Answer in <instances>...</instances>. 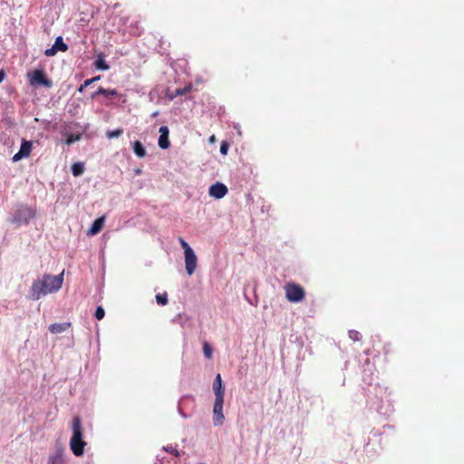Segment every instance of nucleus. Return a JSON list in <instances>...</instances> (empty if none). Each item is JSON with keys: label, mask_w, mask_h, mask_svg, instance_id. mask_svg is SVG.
Returning <instances> with one entry per match:
<instances>
[{"label": "nucleus", "mask_w": 464, "mask_h": 464, "mask_svg": "<svg viewBox=\"0 0 464 464\" xmlns=\"http://www.w3.org/2000/svg\"><path fill=\"white\" fill-rule=\"evenodd\" d=\"M213 390L215 393V399H224L225 387L222 382L221 375L218 373L213 382Z\"/></svg>", "instance_id": "9b49d317"}, {"label": "nucleus", "mask_w": 464, "mask_h": 464, "mask_svg": "<svg viewBox=\"0 0 464 464\" xmlns=\"http://www.w3.org/2000/svg\"><path fill=\"white\" fill-rule=\"evenodd\" d=\"M100 79H101V76H95V77L92 78V80H93V82Z\"/></svg>", "instance_id": "72a5a7b5"}, {"label": "nucleus", "mask_w": 464, "mask_h": 464, "mask_svg": "<svg viewBox=\"0 0 464 464\" xmlns=\"http://www.w3.org/2000/svg\"><path fill=\"white\" fill-rule=\"evenodd\" d=\"M160 138H159V147L166 150L169 147L170 143L169 140V128L167 126H161L159 130Z\"/></svg>", "instance_id": "9d476101"}, {"label": "nucleus", "mask_w": 464, "mask_h": 464, "mask_svg": "<svg viewBox=\"0 0 464 464\" xmlns=\"http://www.w3.org/2000/svg\"><path fill=\"white\" fill-rule=\"evenodd\" d=\"M156 301L160 305H166L168 304V294L166 292L158 294L156 295Z\"/></svg>", "instance_id": "412c9836"}, {"label": "nucleus", "mask_w": 464, "mask_h": 464, "mask_svg": "<svg viewBox=\"0 0 464 464\" xmlns=\"http://www.w3.org/2000/svg\"><path fill=\"white\" fill-rule=\"evenodd\" d=\"M192 89H193V86L190 83L186 85L183 88H178L175 90L174 93L171 95L170 98L173 99L178 96L186 95V94L189 93L192 91Z\"/></svg>", "instance_id": "f3484780"}, {"label": "nucleus", "mask_w": 464, "mask_h": 464, "mask_svg": "<svg viewBox=\"0 0 464 464\" xmlns=\"http://www.w3.org/2000/svg\"><path fill=\"white\" fill-rule=\"evenodd\" d=\"M64 270L58 276L44 274L42 279L34 280L30 289V297L39 300L41 297L59 291L63 283Z\"/></svg>", "instance_id": "f257e3e1"}, {"label": "nucleus", "mask_w": 464, "mask_h": 464, "mask_svg": "<svg viewBox=\"0 0 464 464\" xmlns=\"http://www.w3.org/2000/svg\"><path fill=\"white\" fill-rule=\"evenodd\" d=\"M70 327H71V323H69V322L54 323L49 326V331L53 334H57L65 332Z\"/></svg>", "instance_id": "f8f14e48"}, {"label": "nucleus", "mask_w": 464, "mask_h": 464, "mask_svg": "<svg viewBox=\"0 0 464 464\" xmlns=\"http://www.w3.org/2000/svg\"><path fill=\"white\" fill-rule=\"evenodd\" d=\"M32 150V142L23 140L19 151L13 157L14 161L20 160L23 158H26L30 155Z\"/></svg>", "instance_id": "1a4fd4ad"}, {"label": "nucleus", "mask_w": 464, "mask_h": 464, "mask_svg": "<svg viewBox=\"0 0 464 464\" xmlns=\"http://www.w3.org/2000/svg\"><path fill=\"white\" fill-rule=\"evenodd\" d=\"M185 265L187 273L191 276L197 267V256L195 255L194 251L185 254Z\"/></svg>", "instance_id": "6e6552de"}, {"label": "nucleus", "mask_w": 464, "mask_h": 464, "mask_svg": "<svg viewBox=\"0 0 464 464\" xmlns=\"http://www.w3.org/2000/svg\"><path fill=\"white\" fill-rule=\"evenodd\" d=\"M179 243H180L182 248L184 249V254L193 251V249L189 246V245L182 237L179 238Z\"/></svg>", "instance_id": "a878e982"}, {"label": "nucleus", "mask_w": 464, "mask_h": 464, "mask_svg": "<svg viewBox=\"0 0 464 464\" xmlns=\"http://www.w3.org/2000/svg\"><path fill=\"white\" fill-rule=\"evenodd\" d=\"M229 145L227 141H222L220 145V153L222 155H227Z\"/></svg>", "instance_id": "c85d7f7f"}, {"label": "nucleus", "mask_w": 464, "mask_h": 464, "mask_svg": "<svg viewBox=\"0 0 464 464\" xmlns=\"http://www.w3.org/2000/svg\"><path fill=\"white\" fill-rule=\"evenodd\" d=\"M209 142H210V143H214V142H216V137H215V135H212V136L209 138Z\"/></svg>", "instance_id": "473e14b6"}, {"label": "nucleus", "mask_w": 464, "mask_h": 464, "mask_svg": "<svg viewBox=\"0 0 464 464\" xmlns=\"http://www.w3.org/2000/svg\"><path fill=\"white\" fill-rule=\"evenodd\" d=\"M72 436L70 440L71 450L77 457L82 456L87 443L83 440V428L78 416L72 418Z\"/></svg>", "instance_id": "f03ea898"}, {"label": "nucleus", "mask_w": 464, "mask_h": 464, "mask_svg": "<svg viewBox=\"0 0 464 464\" xmlns=\"http://www.w3.org/2000/svg\"><path fill=\"white\" fill-rule=\"evenodd\" d=\"M81 139V135L80 134H77V135H69L68 138L66 139V144L67 145H71L72 143L79 140Z\"/></svg>", "instance_id": "393cba45"}, {"label": "nucleus", "mask_w": 464, "mask_h": 464, "mask_svg": "<svg viewBox=\"0 0 464 464\" xmlns=\"http://www.w3.org/2000/svg\"><path fill=\"white\" fill-rule=\"evenodd\" d=\"M94 66L97 69L107 71L109 70L110 66L107 64L105 60L100 55L94 62Z\"/></svg>", "instance_id": "6ab92c4d"}, {"label": "nucleus", "mask_w": 464, "mask_h": 464, "mask_svg": "<svg viewBox=\"0 0 464 464\" xmlns=\"http://www.w3.org/2000/svg\"><path fill=\"white\" fill-rule=\"evenodd\" d=\"M92 82H93V80H92V78H91V79H88V80L84 81V82H83V83H84V86H89V85H91Z\"/></svg>", "instance_id": "7c9ffc66"}, {"label": "nucleus", "mask_w": 464, "mask_h": 464, "mask_svg": "<svg viewBox=\"0 0 464 464\" xmlns=\"http://www.w3.org/2000/svg\"><path fill=\"white\" fill-rule=\"evenodd\" d=\"M98 94H102V95H104L107 97H114V96L118 95V92L115 89L110 90V89H105L101 86V87H99L97 92L92 94V97L94 98Z\"/></svg>", "instance_id": "dca6fc26"}, {"label": "nucleus", "mask_w": 464, "mask_h": 464, "mask_svg": "<svg viewBox=\"0 0 464 464\" xmlns=\"http://www.w3.org/2000/svg\"><path fill=\"white\" fill-rule=\"evenodd\" d=\"M203 353L208 359L212 358V347L207 342L203 343Z\"/></svg>", "instance_id": "4be33fe9"}, {"label": "nucleus", "mask_w": 464, "mask_h": 464, "mask_svg": "<svg viewBox=\"0 0 464 464\" xmlns=\"http://www.w3.org/2000/svg\"><path fill=\"white\" fill-rule=\"evenodd\" d=\"M104 221H105V218L104 217H101L97 219H95L92 225V227H90L89 231H88V234L89 235H96L98 234L103 227L104 226Z\"/></svg>", "instance_id": "4468645a"}, {"label": "nucleus", "mask_w": 464, "mask_h": 464, "mask_svg": "<svg viewBox=\"0 0 464 464\" xmlns=\"http://www.w3.org/2000/svg\"><path fill=\"white\" fill-rule=\"evenodd\" d=\"M224 399H215L213 407V423L214 426H221L224 423L225 416L223 414Z\"/></svg>", "instance_id": "423d86ee"}, {"label": "nucleus", "mask_w": 464, "mask_h": 464, "mask_svg": "<svg viewBox=\"0 0 464 464\" xmlns=\"http://www.w3.org/2000/svg\"><path fill=\"white\" fill-rule=\"evenodd\" d=\"M57 53V49L54 45H53L51 48H48L44 51V54L48 57L55 55Z\"/></svg>", "instance_id": "cd10ccee"}, {"label": "nucleus", "mask_w": 464, "mask_h": 464, "mask_svg": "<svg viewBox=\"0 0 464 464\" xmlns=\"http://www.w3.org/2000/svg\"><path fill=\"white\" fill-rule=\"evenodd\" d=\"M83 171H84V167L81 162L74 163L72 166V175L75 177L82 175L83 173Z\"/></svg>", "instance_id": "aec40b11"}, {"label": "nucleus", "mask_w": 464, "mask_h": 464, "mask_svg": "<svg viewBox=\"0 0 464 464\" xmlns=\"http://www.w3.org/2000/svg\"><path fill=\"white\" fill-rule=\"evenodd\" d=\"M5 77V72L3 70H1L0 71V83L4 81Z\"/></svg>", "instance_id": "c756f323"}, {"label": "nucleus", "mask_w": 464, "mask_h": 464, "mask_svg": "<svg viewBox=\"0 0 464 464\" xmlns=\"http://www.w3.org/2000/svg\"><path fill=\"white\" fill-rule=\"evenodd\" d=\"M105 315L104 309L102 306H98L95 311V317L97 320H102Z\"/></svg>", "instance_id": "bb28decb"}, {"label": "nucleus", "mask_w": 464, "mask_h": 464, "mask_svg": "<svg viewBox=\"0 0 464 464\" xmlns=\"http://www.w3.org/2000/svg\"><path fill=\"white\" fill-rule=\"evenodd\" d=\"M227 191L228 190L226 185L220 182H217L210 186L208 193L212 198L220 199L227 195Z\"/></svg>", "instance_id": "0eeeda50"}, {"label": "nucleus", "mask_w": 464, "mask_h": 464, "mask_svg": "<svg viewBox=\"0 0 464 464\" xmlns=\"http://www.w3.org/2000/svg\"><path fill=\"white\" fill-rule=\"evenodd\" d=\"M86 87H87V86H84V83H82V84L78 88V92H82Z\"/></svg>", "instance_id": "2f4dec72"}, {"label": "nucleus", "mask_w": 464, "mask_h": 464, "mask_svg": "<svg viewBox=\"0 0 464 464\" xmlns=\"http://www.w3.org/2000/svg\"><path fill=\"white\" fill-rule=\"evenodd\" d=\"M48 464H65L63 459V450L57 449L54 454L50 455L48 458Z\"/></svg>", "instance_id": "ddd939ff"}, {"label": "nucleus", "mask_w": 464, "mask_h": 464, "mask_svg": "<svg viewBox=\"0 0 464 464\" xmlns=\"http://www.w3.org/2000/svg\"><path fill=\"white\" fill-rule=\"evenodd\" d=\"M123 133L122 129H117L114 130H109L107 131L106 135L109 139L118 138Z\"/></svg>", "instance_id": "5701e85b"}, {"label": "nucleus", "mask_w": 464, "mask_h": 464, "mask_svg": "<svg viewBox=\"0 0 464 464\" xmlns=\"http://www.w3.org/2000/svg\"><path fill=\"white\" fill-rule=\"evenodd\" d=\"M34 216L35 211L31 207L22 206L16 210L12 222L17 225L27 224Z\"/></svg>", "instance_id": "39448f33"}, {"label": "nucleus", "mask_w": 464, "mask_h": 464, "mask_svg": "<svg viewBox=\"0 0 464 464\" xmlns=\"http://www.w3.org/2000/svg\"><path fill=\"white\" fill-rule=\"evenodd\" d=\"M27 76L32 86H44L46 88L53 86V82L48 79L44 70H34L28 72Z\"/></svg>", "instance_id": "7ed1b4c3"}, {"label": "nucleus", "mask_w": 464, "mask_h": 464, "mask_svg": "<svg viewBox=\"0 0 464 464\" xmlns=\"http://www.w3.org/2000/svg\"><path fill=\"white\" fill-rule=\"evenodd\" d=\"M348 334L350 339H352L353 342L361 340V334L356 330H350Z\"/></svg>", "instance_id": "b1692460"}, {"label": "nucleus", "mask_w": 464, "mask_h": 464, "mask_svg": "<svg viewBox=\"0 0 464 464\" xmlns=\"http://www.w3.org/2000/svg\"><path fill=\"white\" fill-rule=\"evenodd\" d=\"M53 45L57 49V52L58 51L66 52L68 50V46H67L66 44L63 43V40L62 36H58L55 39V42H54Z\"/></svg>", "instance_id": "a211bd4d"}, {"label": "nucleus", "mask_w": 464, "mask_h": 464, "mask_svg": "<svg viewBox=\"0 0 464 464\" xmlns=\"http://www.w3.org/2000/svg\"><path fill=\"white\" fill-rule=\"evenodd\" d=\"M132 148H133V151L137 157L144 158L146 156V150L140 141L135 140L133 142Z\"/></svg>", "instance_id": "2eb2a0df"}, {"label": "nucleus", "mask_w": 464, "mask_h": 464, "mask_svg": "<svg viewBox=\"0 0 464 464\" xmlns=\"http://www.w3.org/2000/svg\"><path fill=\"white\" fill-rule=\"evenodd\" d=\"M285 296L288 301L293 303L301 302L304 298V288L295 283H288L285 285Z\"/></svg>", "instance_id": "20e7f679"}]
</instances>
